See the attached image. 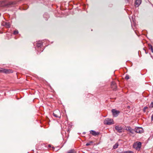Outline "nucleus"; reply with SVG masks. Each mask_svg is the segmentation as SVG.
<instances>
[{"mask_svg":"<svg viewBox=\"0 0 153 153\" xmlns=\"http://www.w3.org/2000/svg\"><path fill=\"white\" fill-rule=\"evenodd\" d=\"M104 123L105 124L111 125L114 124L113 120L111 119L106 118L104 120Z\"/></svg>","mask_w":153,"mask_h":153,"instance_id":"obj_1","label":"nucleus"},{"mask_svg":"<svg viewBox=\"0 0 153 153\" xmlns=\"http://www.w3.org/2000/svg\"><path fill=\"white\" fill-rule=\"evenodd\" d=\"M141 146V143L140 142H137L133 145L134 148L137 150H139Z\"/></svg>","mask_w":153,"mask_h":153,"instance_id":"obj_2","label":"nucleus"},{"mask_svg":"<svg viewBox=\"0 0 153 153\" xmlns=\"http://www.w3.org/2000/svg\"><path fill=\"white\" fill-rule=\"evenodd\" d=\"M53 115L56 117H60V113L59 110H56L54 111L53 113Z\"/></svg>","mask_w":153,"mask_h":153,"instance_id":"obj_3","label":"nucleus"},{"mask_svg":"<svg viewBox=\"0 0 153 153\" xmlns=\"http://www.w3.org/2000/svg\"><path fill=\"white\" fill-rule=\"evenodd\" d=\"M135 132L139 133H143V128L142 127H137L135 128Z\"/></svg>","mask_w":153,"mask_h":153,"instance_id":"obj_4","label":"nucleus"},{"mask_svg":"<svg viewBox=\"0 0 153 153\" xmlns=\"http://www.w3.org/2000/svg\"><path fill=\"white\" fill-rule=\"evenodd\" d=\"M126 130L130 133L133 134L135 132L134 130L132 129L130 126H128L126 127Z\"/></svg>","mask_w":153,"mask_h":153,"instance_id":"obj_5","label":"nucleus"},{"mask_svg":"<svg viewBox=\"0 0 153 153\" xmlns=\"http://www.w3.org/2000/svg\"><path fill=\"white\" fill-rule=\"evenodd\" d=\"M115 128L117 132L119 133H121L122 132L123 128L121 126L118 125L116 126H115Z\"/></svg>","mask_w":153,"mask_h":153,"instance_id":"obj_6","label":"nucleus"},{"mask_svg":"<svg viewBox=\"0 0 153 153\" xmlns=\"http://www.w3.org/2000/svg\"><path fill=\"white\" fill-rule=\"evenodd\" d=\"M0 72H2L5 73H10L13 72V71L10 70L1 68L0 69Z\"/></svg>","mask_w":153,"mask_h":153,"instance_id":"obj_7","label":"nucleus"},{"mask_svg":"<svg viewBox=\"0 0 153 153\" xmlns=\"http://www.w3.org/2000/svg\"><path fill=\"white\" fill-rule=\"evenodd\" d=\"M111 111L113 116L114 117H117L120 113L119 111L116 110L115 109H112Z\"/></svg>","mask_w":153,"mask_h":153,"instance_id":"obj_8","label":"nucleus"},{"mask_svg":"<svg viewBox=\"0 0 153 153\" xmlns=\"http://www.w3.org/2000/svg\"><path fill=\"white\" fill-rule=\"evenodd\" d=\"M1 25L4 26L8 28L10 27V25L9 22L3 21L1 22Z\"/></svg>","mask_w":153,"mask_h":153,"instance_id":"obj_9","label":"nucleus"},{"mask_svg":"<svg viewBox=\"0 0 153 153\" xmlns=\"http://www.w3.org/2000/svg\"><path fill=\"white\" fill-rule=\"evenodd\" d=\"M90 132L94 136L98 135L99 134V132H96L95 131L92 130L90 131Z\"/></svg>","mask_w":153,"mask_h":153,"instance_id":"obj_10","label":"nucleus"},{"mask_svg":"<svg viewBox=\"0 0 153 153\" xmlns=\"http://www.w3.org/2000/svg\"><path fill=\"white\" fill-rule=\"evenodd\" d=\"M141 0H136L135 2V5L136 7H138L141 4Z\"/></svg>","mask_w":153,"mask_h":153,"instance_id":"obj_11","label":"nucleus"},{"mask_svg":"<svg viewBox=\"0 0 153 153\" xmlns=\"http://www.w3.org/2000/svg\"><path fill=\"white\" fill-rule=\"evenodd\" d=\"M42 45V42L39 41L36 43V47L39 48H41Z\"/></svg>","mask_w":153,"mask_h":153,"instance_id":"obj_12","label":"nucleus"},{"mask_svg":"<svg viewBox=\"0 0 153 153\" xmlns=\"http://www.w3.org/2000/svg\"><path fill=\"white\" fill-rule=\"evenodd\" d=\"M148 48L153 53V48L151 44H148Z\"/></svg>","mask_w":153,"mask_h":153,"instance_id":"obj_13","label":"nucleus"},{"mask_svg":"<svg viewBox=\"0 0 153 153\" xmlns=\"http://www.w3.org/2000/svg\"><path fill=\"white\" fill-rule=\"evenodd\" d=\"M66 153H76V152L74 150L71 149L68 151Z\"/></svg>","mask_w":153,"mask_h":153,"instance_id":"obj_14","label":"nucleus"},{"mask_svg":"<svg viewBox=\"0 0 153 153\" xmlns=\"http://www.w3.org/2000/svg\"><path fill=\"white\" fill-rule=\"evenodd\" d=\"M118 146V145L117 143H116L113 146V148L114 149H116L117 148Z\"/></svg>","mask_w":153,"mask_h":153,"instance_id":"obj_15","label":"nucleus"},{"mask_svg":"<svg viewBox=\"0 0 153 153\" xmlns=\"http://www.w3.org/2000/svg\"><path fill=\"white\" fill-rule=\"evenodd\" d=\"M113 86L116 87L115 83L114 82H112L111 83V88H113Z\"/></svg>","mask_w":153,"mask_h":153,"instance_id":"obj_16","label":"nucleus"},{"mask_svg":"<svg viewBox=\"0 0 153 153\" xmlns=\"http://www.w3.org/2000/svg\"><path fill=\"white\" fill-rule=\"evenodd\" d=\"M123 153H133V152L132 151H128L124 152Z\"/></svg>","mask_w":153,"mask_h":153,"instance_id":"obj_17","label":"nucleus"},{"mask_svg":"<svg viewBox=\"0 0 153 153\" xmlns=\"http://www.w3.org/2000/svg\"><path fill=\"white\" fill-rule=\"evenodd\" d=\"M18 31L17 30H15L14 31V32H13V34L14 35H16V34H18Z\"/></svg>","mask_w":153,"mask_h":153,"instance_id":"obj_18","label":"nucleus"},{"mask_svg":"<svg viewBox=\"0 0 153 153\" xmlns=\"http://www.w3.org/2000/svg\"><path fill=\"white\" fill-rule=\"evenodd\" d=\"M92 143V141H91L90 142H89V143H87L86 144V146H88L90 145V144H91V143Z\"/></svg>","mask_w":153,"mask_h":153,"instance_id":"obj_19","label":"nucleus"},{"mask_svg":"<svg viewBox=\"0 0 153 153\" xmlns=\"http://www.w3.org/2000/svg\"><path fill=\"white\" fill-rule=\"evenodd\" d=\"M149 107L150 108L153 107V102H151L150 105Z\"/></svg>","mask_w":153,"mask_h":153,"instance_id":"obj_20","label":"nucleus"},{"mask_svg":"<svg viewBox=\"0 0 153 153\" xmlns=\"http://www.w3.org/2000/svg\"><path fill=\"white\" fill-rule=\"evenodd\" d=\"M148 108V107H145L143 109V111L144 112L146 111V110Z\"/></svg>","mask_w":153,"mask_h":153,"instance_id":"obj_21","label":"nucleus"},{"mask_svg":"<svg viewBox=\"0 0 153 153\" xmlns=\"http://www.w3.org/2000/svg\"><path fill=\"white\" fill-rule=\"evenodd\" d=\"M125 79H129V76L128 75H126L125 77Z\"/></svg>","mask_w":153,"mask_h":153,"instance_id":"obj_22","label":"nucleus"},{"mask_svg":"<svg viewBox=\"0 0 153 153\" xmlns=\"http://www.w3.org/2000/svg\"><path fill=\"white\" fill-rule=\"evenodd\" d=\"M151 118H152V121H153V114L152 115V116L151 117Z\"/></svg>","mask_w":153,"mask_h":153,"instance_id":"obj_23","label":"nucleus"},{"mask_svg":"<svg viewBox=\"0 0 153 153\" xmlns=\"http://www.w3.org/2000/svg\"><path fill=\"white\" fill-rule=\"evenodd\" d=\"M48 146H49V147H51V145H49Z\"/></svg>","mask_w":153,"mask_h":153,"instance_id":"obj_24","label":"nucleus"},{"mask_svg":"<svg viewBox=\"0 0 153 153\" xmlns=\"http://www.w3.org/2000/svg\"><path fill=\"white\" fill-rule=\"evenodd\" d=\"M146 53H147V52L146 51Z\"/></svg>","mask_w":153,"mask_h":153,"instance_id":"obj_25","label":"nucleus"}]
</instances>
